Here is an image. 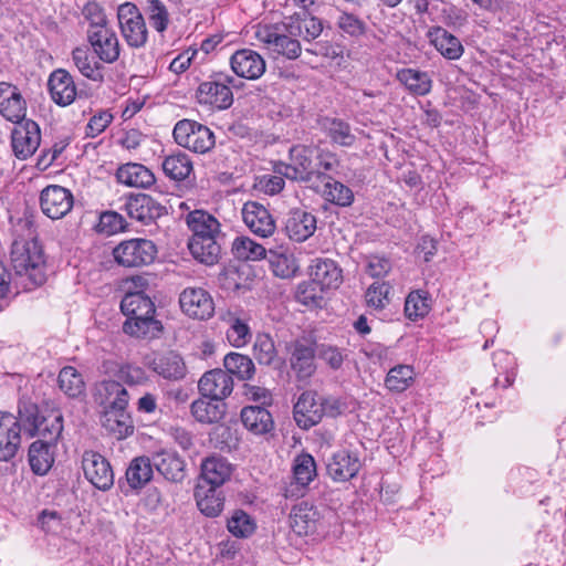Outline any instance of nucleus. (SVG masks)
I'll use <instances>...</instances> for the list:
<instances>
[{
  "mask_svg": "<svg viewBox=\"0 0 566 566\" xmlns=\"http://www.w3.org/2000/svg\"><path fill=\"white\" fill-rule=\"evenodd\" d=\"M120 310L127 317L123 325L126 334L151 339L161 333L163 325L155 318V304L144 291H127L122 298Z\"/></svg>",
  "mask_w": 566,
  "mask_h": 566,
  "instance_id": "1",
  "label": "nucleus"
},
{
  "mask_svg": "<svg viewBox=\"0 0 566 566\" xmlns=\"http://www.w3.org/2000/svg\"><path fill=\"white\" fill-rule=\"evenodd\" d=\"M28 233H19L11 247V263L19 276H25L31 285H42L46 280L45 255L38 235L29 222Z\"/></svg>",
  "mask_w": 566,
  "mask_h": 566,
  "instance_id": "2",
  "label": "nucleus"
},
{
  "mask_svg": "<svg viewBox=\"0 0 566 566\" xmlns=\"http://www.w3.org/2000/svg\"><path fill=\"white\" fill-rule=\"evenodd\" d=\"M99 388L105 392L106 399H112L101 416L102 427L117 440L128 438L135 430L132 416L127 411L128 391L115 380H105Z\"/></svg>",
  "mask_w": 566,
  "mask_h": 566,
  "instance_id": "3",
  "label": "nucleus"
},
{
  "mask_svg": "<svg viewBox=\"0 0 566 566\" xmlns=\"http://www.w3.org/2000/svg\"><path fill=\"white\" fill-rule=\"evenodd\" d=\"M291 28L286 21L274 24H259L255 30V38L273 53L284 56L287 60H296L302 53V45L298 36L290 34Z\"/></svg>",
  "mask_w": 566,
  "mask_h": 566,
  "instance_id": "4",
  "label": "nucleus"
},
{
  "mask_svg": "<svg viewBox=\"0 0 566 566\" xmlns=\"http://www.w3.org/2000/svg\"><path fill=\"white\" fill-rule=\"evenodd\" d=\"M317 146L295 145L290 149V163L279 161L274 165V172L283 175L293 181L307 182L314 176L321 178V171L316 169L315 154Z\"/></svg>",
  "mask_w": 566,
  "mask_h": 566,
  "instance_id": "5",
  "label": "nucleus"
},
{
  "mask_svg": "<svg viewBox=\"0 0 566 566\" xmlns=\"http://www.w3.org/2000/svg\"><path fill=\"white\" fill-rule=\"evenodd\" d=\"M172 135L179 146L197 154H207L216 145L213 132L191 119L179 120L174 127Z\"/></svg>",
  "mask_w": 566,
  "mask_h": 566,
  "instance_id": "6",
  "label": "nucleus"
},
{
  "mask_svg": "<svg viewBox=\"0 0 566 566\" xmlns=\"http://www.w3.org/2000/svg\"><path fill=\"white\" fill-rule=\"evenodd\" d=\"M234 78L224 73H213L209 80L200 83L196 97L200 104L210 105L218 109H227L233 103V94L230 85Z\"/></svg>",
  "mask_w": 566,
  "mask_h": 566,
  "instance_id": "7",
  "label": "nucleus"
},
{
  "mask_svg": "<svg viewBox=\"0 0 566 566\" xmlns=\"http://www.w3.org/2000/svg\"><path fill=\"white\" fill-rule=\"evenodd\" d=\"M157 255L156 244L148 239H130L113 249L117 264L124 268H139L154 262Z\"/></svg>",
  "mask_w": 566,
  "mask_h": 566,
  "instance_id": "8",
  "label": "nucleus"
},
{
  "mask_svg": "<svg viewBox=\"0 0 566 566\" xmlns=\"http://www.w3.org/2000/svg\"><path fill=\"white\" fill-rule=\"evenodd\" d=\"M117 20L120 33L130 48H143L147 43L148 31L145 19L138 7L125 2L117 9Z\"/></svg>",
  "mask_w": 566,
  "mask_h": 566,
  "instance_id": "9",
  "label": "nucleus"
},
{
  "mask_svg": "<svg viewBox=\"0 0 566 566\" xmlns=\"http://www.w3.org/2000/svg\"><path fill=\"white\" fill-rule=\"evenodd\" d=\"M82 469L90 483L101 491H108L114 485V472L109 462L101 453L86 450L82 455Z\"/></svg>",
  "mask_w": 566,
  "mask_h": 566,
  "instance_id": "10",
  "label": "nucleus"
},
{
  "mask_svg": "<svg viewBox=\"0 0 566 566\" xmlns=\"http://www.w3.org/2000/svg\"><path fill=\"white\" fill-rule=\"evenodd\" d=\"M73 193L59 185H50L40 193V207L42 212L52 220L65 217L73 208Z\"/></svg>",
  "mask_w": 566,
  "mask_h": 566,
  "instance_id": "11",
  "label": "nucleus"
},
{
  "mask_svg": "<svg viewBox=\"0 0 566 566\" xmlns=\"http://www.w3.org/2000/svg\"><path fill=\"white\" fill-rule=\"evenodd\" d=\"M181 311L195 319H209L214 313L212 296L202 287H187L179 295Z\"/></svg>",
  "mask_w": 566,
  "mask_h": 566,
  "instance_id": "12",
  "label": "nucleus"
},
{
  "mask_svg": "<svg viewBox=\"0 0 566 566\" xmlns=\"http://www.w3.org/2000/svg\"><path fill=\"white\" fill-rule=\"evenodd\" d=\"M41 133L39 125L31 119L18 124L11 133V145L14 156L19 159L31 157L39 148Z\"/></svg>",
  "mask_w": 566,
  "mask_h": 566,
  "instance_id": "13",
  "label": "nucleus"
},
{
  "mask_svg": "<svg viewBox=\"0 0 566 566\" xmlns=\"http://www.w3.org/2000/svg\"><path fill=\"white\" fill-rule=\"evenodd\" d=\"M296 424L304 430L319 423L323 419L321 396L314 390L301 394L293 408Z\"/></svg>",
  "mask_w": 566,
  "mask_h": 566,
  "instance_id": "14",
  "label": "nucleus"
},
{
  "mask_svg": "<svg viewBox=\"0 0 566 566\" xmlns=\"http://www.w3.org/2000/svg\"><path fill=\"white\" fill-rule=\"evenodd\" d=\"M233 472L232 464L223 457L212 455L206 458L200 465V478L196 486L219 489L230 480Z\"/></svg>",
  "mask_w": 566,
  "mask_h": 566,
  "instance_id": "15",
  "label": "nucleus"
},
{
  "mask_svg": "<svg viewBox=\"0 0 566 566\" xmlns=\"http://www.w3.org/2000/svg\"><path fill=\"white\" fill-rule=\"evenodd\" d=\"M199 392L205 398L222 401L233 390V379L220 368L206 371L198 381Z\"/></svg>",
  "mask_w": 566,
  "mask_h": 566,
  "instance_id": "16",
  "label": "nucleus"
},
{
  "mask_svg": "<svg viewBox=\"0 0 566 566\" xmlns=\"http://www.w3.org/2000/svg\"><path fill=\"white\" fill-rule=\"evenodd\" d=\"M125 208L132 219L144 224L155 222L167 213V208L164 205L146 193L130 196Z\"/></svg>",
  "mask_w": 566,
  "mask_h": 566,
  "instance_id": "17",
  "label": "nucleus"
},
{
  "mask_svg": "<svg viewBox=\"0 0 566 566\" xmlns=\"http://www.w3.org/2000/svg\"><path fill=\"white\" fill-rule=\"evenodd\" d=\"M87 42L94 54L104 63H114L120 55V44L115 31L107 27L94 32H86Z\"/></svg>",
  "mask_w": 566,
  "mask_h": 566,
  "instance_id": "18",
  "label": "nucleus"
},
{
  "mask_svg": "<svg viewBox=\"0 0 566 566\" xmlns=\"http://www.w3.org/2000/svg\"><path fill=\"white\" fill-rule=\"evenodd\" d=\"M242 218L250 231L260 238L271 237L276 229L269 210L256 201H248L243 205Z\"/></svg>",
  "mask_w": 566,
  "mask_h": 566,
  "instance_id": "19",
  "label": "nucleus"
},
{
  "mask_svg": "<svg viewBox=\"0 0 566 566\" xmlns=\"http://www.w3.org/2000/svg\"><path fill=\"white\" fill-rule=\"evenodd\" d=\"M230 65L238 76L247 80L261 77L266 69L262 55L250 49L235 51L230 57Z\"/></svg>",
  "mask_w": 566,
  "mask_h": 566,
  "instance_id": "20",
  "label": "nucleus"
},
{
  "mask_svg": "<svg viewBox=\"0 0 566 566\" xmlns=\"http://www.w3.org/2000/svg\"><path fill=\"white\" fill-rule=\"evenodd\" d=\"M21 443L20 422L9 412H0V461L12 459Z\"/></svg>",
  "mask_w": 566,
  "mask_h": 566,
  "instance_id": "21",
  "label": "nucleus"
},
{
  "mask_svg": "<svg viewBox=\"0 0 566 566\" xmlns=\"http://www.w3.org/2000/svg\"><path fill=\"white\" fill-rule=\"evenodd\" d=\"M294 482L285 488L284 496H302L306 486L316 476V464L314 458L308 453L296 457L293 465Z\"/></svg>",
  "mask_w": 566,
  "mask_h": 566,
  "instance_id": "22",
  "label": "nucleus"
},
{
  "mask_svg": "<svg viewBox=\"0 0 566 566\" xmlns=\"http://www.w3.org/2000/svg\"><path fill=\"white\" fill-rule=\"evenodd\" d=\"M361 468L358 455L348 450L337 451L328 460L327 474L336 482H346L357 475Z\"/></svg>",
  "mask_w": 566,
  "mask_h": 566,
  "instance_id": "23",
  "label": "nucleus"
},
{
  "mask_svg": "<svg viewBox=\"0 0 566 566\" xmlns=\"http://www.w3.org/2000/svg\"><path fill=\"white\" fill-rule=\"evenodd\" d=\"M27 106L19 88L10 83H0V114L12 123L20 124L25 117Z\"/></svg>",
  "mask_w": 566,
  "mask_h": 566,
  "instance_id": "24",
  "label": "nucleus"
},
{
  "mask_svg": "<svg viewBox=\"0 0 566 566\" xmlns=\"http://www.w3.org/2000/svg\"><path fill=\"white\" fill-rule=\"evenodd\" d=\"M48 87L52 101L60 106H67L75 99L76 87L73 77L64 69L51 73Z\"/></svg>",
  "mask_w": 566,
  "mask_h": 566,
  "instance_id": "25",
  "label": "nucleus"
},
{
  "mask_svg": "<svg viewBox=\"0 0 566 566\" xmlns=\"http://www.w3.org/2000/svg\"><path fill=\"white\" fill-rule=\"evenodd\" d=\"M316 230V218L311 212L302 209L290 211L285 231L287 237L296 242H303L314 234Z\"/></svg>",
  "mask_w": 566,
  "mask_h": 566,
  "instance_id": "26",
  "label": "nucleus"
},
{
  "mask_svg": "<svg viewBox=\"0 0 566 566\" xmlns=\"http://www.w3.org/2000/svg\"><path fill=\"white\" fill-rule=\"evenodd\" d=\"M311 276L319 286V291L335 290L343 282L342 269L331 259H316L311 266Z\"/></svg>",
  "mask_w": 566,
  "mask_h": 566,
  "instance_id": "27",
  "label": "nucleus"
},
{
  "mask_svg": "<svg viewBox=\"0 0 566 566\" xmlns=\"http://www.w3.org/2000/svg\"><path fill=\"white\" fill-rule=\"evenodd\" d=\"M221 319L228 325L227 338L232 346L240 348L251 340V329L242 311L229 310L221 315Z\"/></svg>",
  "mask_w": 566,
  "mask_h": 566,
  "instance_id": "28",
  "label": "nucleus"
},
{
  "mask_svg": "<svg viewBox=\"0 0 566 566\" xmlns=\"http://www.w3.org/2000/svg\"><path fill=\"white\" fill-rule=\"evenodd\" d=\"M186 223L192 232L191 238H222L220 222L205 210H193L186 216Z\"/></svg>",
  "mask_w": 566,
  "mask_h": 566,
  "instance_id": "29",
  "label": "nucleus"
},
{
  "mask_svg": "<svg viewBox=\"0 0 566 566\" xmlns=\"http://www.w3.org/2000/svg\"><path fill=\"white\" fill-rule=\"evenodd\" d=\"M318 521V511L307 502L294 505L290 514V525L293 532L300 536L313 534L317 528Z\"/></svg>",
  "mask_w": 566,
  "mask_h": 566,
  "instance_id": "30",
  "label": "nucleus"
},
{
  "mask_svg": "<svg viewBox=\"0 0 566 566\" xmlns=\"http://www.w3.org/2000/svg\"><path fill=\"white\" fill-rule=\"evenodd\" d=\"M316 346L296 340L291 355V366L300 379L310 378L316 370Z\"/></svg>",
  "mask_w": 566,
  "mask_h": 566,
  "instance_id": "31",
  "label": "nucleus"
},
{
  "mask_svg": "<svg viewBox=\"0 0 566 566\" xmlns=\"http://www.w3.org/2000/svg\"><path fill=\"white\" fill-rule=\"evenodd\" d=\"M150 368L168 380H180L187 374L182 357L172 350L156 356L150 363Z\"/></svg>",
  "mask_w": 566,
  "mask_h": 566,
  "instance_id": "32",
  "label": "nucleus"
},
{
  "mask_svg": "<svg viewBox=\"0 0 566 566\" xmlns=\"http://www.w3.org/2000/svg\"><path fill=\"white\" fill-rule=\"evenodd\" d=\"M291 28L290 34L298 36L306 42L317 39L323 32L321 19L310 13H294L285 20Z\"/></svg>",
  "mask_w": 566,
  "mask_h": 566,
  "instance_id": "33",
  "label": "nucleus"
},
{
  "mask_svg": "<svg viewBox=\"0 0 566 566\" xmlns=\"http://www.w3.org/2000/svg\"><path fill=\"white\" fill-rule=\"evenodd\" d=\"M117 181L136 188H148L155 184V175L146 166L137 163H128L116 171Z\"/></svg>",
  "mask_w": 566,
  "mask_h": 566,
  "instance_id": "34",
  "label": "nucleus"
},
{
  "mask_svg": "<svg viewBox=\"0 0 566 566\" xmlns=\"http://www.w3.org/2000/svg\"><path fill=\"white\" fill-rule=\"evenodd\" d=\"M154 467L170 482H181L186 476L185 461L175 452L161 451L155 454Z\"/></svg>",
  "mask_w": 566,
  "mask_h": 566,
  "instance_id": "35",
  "label": "nucleus"
},
{
  "mask_svg": "<svg viewBox=\"0 0 566 566\" xmlns=\"http://www.w3.org/2000/svg\"><path fill=\"white\" fill-rule=\"evenodd\" d=\"M222 238H190L188 249L191 255L200 263L206 265H213L218 263L221 255Z\"/></svg>",
  "mask_w": 566,
  "mask_h": 566,
  "instance_id": "36",
  "label": "nucleus"
},
{
  "mask_svg": "<svg viewBox=\"0 0 566 566\" xmlns=\"http://www.w3.org/2000/svg\"><path fill=\"white\" fill-rule=\"evenodd\" d=\"M269 262L274 275L281 279H291L298 271L294 254L283 245L269 248Z\"/></svg>",
  "mask_w": 566,
  "mask_h": 566,
  "instance_id": "37",
  "label": "nucleus"
},
{
  "mask_svg": "<svg viewBox=\"0 0 566 566\" xmlns=\"http://www.w3.org/2000/svg\"><path fill=\"white\" fill-rule=\"evenodd\" d=\"M430 42L449 60H458L463 54L460 40L441 27L432 28L429 33Z\"/></svg>",
  "mask_w": 566,
  "mask_h": 566,
  "instance_id": "38",
  "label": "nucleus"
},
{
  "mask_svg": "<svg viewBox=\"0 0 566 566\" xmlns=\"http://www.w3.org/2000/svg\"><path fill=\"white\" fill-rule=\"evenodd\" d=\"M243 426L254 434H264L273 429V419L269 410L260 406H248L241 410Z\"/></svg>",
  "mask_w": 566,
  "mask_h": 566,
  "instance_id": "39",
  "label": "nucleus"
},
{
  "mask_svg": "<svg viewBox=\"0 0 566 566\" xmlns=\"http://www.w3.org/2000/svg\"><path fill=\"white\" fill-rule=\"evenodd\" d=\"M192 417L200 423L212 424L221 421L226 415V403L207 400L205 397L192 401L190 406Z\"/></svg>",
  "mask_w": 566,
  "mask_h": 566,
  "instance_id": "40",
  "label": "nucleus"
},
{
  "mask_svg": "<svg viewBox=\"0 0 566 566\" xmlns=\"http://www.w3.org/2000/svg\"><path fill=\"white\" fill-rule=\"evenodd\" d=\"M195 499L200 512L208 517H216L223 510L224 497L218 489L196 486Z\"/></svg>",
  "mask_w": 566,
  "mask_h": 566,
  "instance_id": "41",
  "label": "nucleus"
},
{
  "mask_svg": "<svg viewBox=\"0 0 566 566\" xmlns=\"http://www.w3.org/2000/svg\"><path fill=\"white\" fill-rule=\"evenodd\" d=\"M164 174L171 180L182 181L192 172V161L180 150L165 156L161 163Z\"/></svg>",
  "mask_w": 566,
  "mask_h": 566,
  "instance_id": "42",
  "label": "nucleus"
},
{
  "mask_svg": "<svg viewBox=\"0 0 566 566\" xmlns=\"http://www.w3.org/2000/svg\"><path fill=\"white\" fill-rule=\"evenodd\" d=\"M153 467L154 461L146 455L134 458L126 470L129 486L134 490L144 488L153 478Z\"/></svg>",
  "mask_w": 566,
  "mask_h": 566,
  "instance_id": "43",
  "label": "nucleus"
},
{
  "mask_svg": "<svg viewBox=\"0 0 566 566\" xmlns=\"http://www.w3.org/2000/svg\"><path fill=\"white\" fill-rule=\"evenodd\" d=\"M397 80L413 95L423 96L431 91L432 81L428 73L403 69L398 71Z\"/></svg>",
  "mask_w": 566,
  "mask_h": 566,
  "instance_id": "44",
  "label": "nucleus"
},
{
  "mask_svg": "<svg viewBox=\"0 0 566 566\" xmlns=\"http://www.w3.org/2000/svg\"><path fill=\"white\" fill-rule=\"evenodd\" d=\"M51 446L52 443L36 440L29 448V463L31 470L38 475H44L53 464Z\"/></svg>",
  "mask_w": 566,
  "mask_h": 566,
  "instance_id": "45",
  "label": "nucleus"
},
{
  "mask_svg": "<svg viewBox=\"0 0 566 566\" xmlns=\"http://www.w3.org/2000/svg\"><path fill=\"white\" fill-rule=\"evenodd\" d=\"M223 366L231 377L235 376L240 380H250L255 374V365L248 356L240 353H229L223 358Z\"/></svg>",
  "mask_w": 566,
  "mask_h": 566,
  "instance_id": "46",
  "label": "nucleus"
},
{
  "mask_svg": "<svg viewBox=\"0 0 566 566\" xmlns=\"http://www.w3.org/2000/svg\"><path fill=\"white\" fill-rule=\"evenodd\" d=\"M63 431V416L59 410H51L42 415L36 424L35 436H40L44 442L55 443Z\"/></svg>",
  "mask_w": 566,
  "mask_h": 566,
  "instance_id": "47",
  "label": "nucleus"
},
{
  "mask_svg": "<svg viewBox=\"0 0 566 566\" xmlns=\"http://www.w3.org/2000/svg\"><path fill=\"white\" fill-rule=\"evenodd\" d=\"M59 388L70 398H77L85 392L82 375L73 366L63 367L57 376Z\"/></svg>",
  "mask_w": 566,
  "mask_h": 566,
  "instance_id": "48",
  "label": "nucleus"
},
{
  "mask_svg": "<svg viewBox=\"0 0 566 566\" xmlns=\"http://www.w3.org/2000/svg\"><path fill=\"white\" fill-rule=\"evenodd\" d=\"M72 60L82 75L95 82L103 81L102 67L99 63L94 61V57L90 55L88 49L75 48L72 52Z\"/></svg>",
  "mask_w": 566,
  "mask_h": 566,
  "instance_id": "49",
  "label": "nucleus"
},
{
  "mask_svg": "<svg viewBox=\"0 0 566 566\" xmlns=\"http://www.w3.org/2000/svg\"><path fill=\"white\" fill-rule=\"evenodd\" d=\"M232 251L237 259L244 261H259L269 253V249L249 237L237 238L232 243Z\"/></svg>",
  "mask_w": 566,
  "mask_h": 566,
  "instance_id": "50",
  "label": "nucleus"
},
{
  "mask_svg": "<svg viewBox=\"0 0 566 566\" xmlns=\"http://www.w3.org/2000/svg\"><path fill=\"white\" fill-rule=\"evenodd\" d=\"M41 417L42 413L35 403L29 400H21L19 402L18 417L15 418L20 422L21 431L24 433L34 437L36 433V424Z\"/></svg>",
  "mask_w": 566,
  "mask_h": 566,
  "instance_id": "51",
  "label": "nucleus"
},
{
  "mask_svg": "<svg viewBox=\"0 0 566 566\" xmlns=\"http://www.w3.org/2000/svg\"><path fill=\"white\" fill-rule=\"evenodd\" d=\"M324 198L339 207H349L354 201V192L340 181L328 178L324 185Z\"/></svg>",
  "mask_w": 566,
  "mask_h": 566,
  "instance_id": "52",
  "label": "nucleus"
},
{
  "mask_svg": "<svg viewBox=\"0 0 566 566\" xmlns=\"http://www.w3.org/2000/svg\"><path fill=\"white\" fill-rule=\"evenodd\" d=\"M253 355L260 365L272 366L277 359L274 340L269 334H258L253 344Z\"/></svg>",
  "mask_w": 566,
  "mask_h": 566,
  "instance_id": "53",
  "label": "nucleus"
},
{
  "mask_svg": "<svg viewBox=\"0 0 566 566\" xmlns=\"http://www.w3.org/2000/svg\"><path fill=\"white\" fill-rule=\"evenodd\" d=\"M144 12L150 25L159 33H163L169 24V12L160 0H146Z\"/></svg>",
  "mask_w": 566,
  "mask_h": 566,
  "instance_id": "54",
  "label": "nucleus"
},
{
  "mask_svg": "<svg viewBox=\"0 0 566 566\" xmlns=\"http://www.w3.org/2000/svg\"><path fill=\"white\" fill-rule=\"evenodd\" d=\"M413 380V369L408 365L391 368L385 379L386 387L396 392L405 391Z\"/></svg>",
  "mask_w": 566,
  "mask_h": 566,
  "instance_id": "55",
  "label": "nucleus"
},
{
  "mask_svg": "<svg viewBox=\"0 0 566 566\" xmlns=\"http://www.w3.org/2000/svg\"><path fill=\"white\" fill-rule=\"evenodd\" d=\"M316 354L317 358L334 371L339 370L347 358L346 349L325 343L316 345Z\"/></svg>",
  "mask_w": 566,
  "mask_h": 566,
  "instance_id": "56",
  "label": "nucleus"
},
{
  "mask_svg": "<svg viewBox=\"0 0 566 566\" xmlns=\"http://www.w3.org/2000/svg\"><path fill=\"white\" fill-rule=\"evenodd\" d=\"M227 527L233 536L244 538L253 534L255 523L248 513L237 510L228 520Z\"/></svg>",
  "mask_w": 566,
  "mask_h": 566,
  "instance_id": "57",
  "label": "nucleus"
},
{
  "mask_svg": "<svg viewBox=\"0 0 566 566\" xmlns=\"http://www.w3.org/2000/svg\"><path fill=\"white\" fill-rule=\"evenodd\" d=\"M336 25L343 34L354 39H358L367 32V24L352 12L342 11L336 20Z\"/></svg>",
  "mask_w": 566,
  "mask_h": 566,
  "instance_id": "58",
  "label": "nucleus"
},
{
  "mask_svg": "<svg viewBox=\"0 0 566 566\" xmlns=\"http://www.w3.org/2000/svg\"><path fill=\"white\" fill-rule=\"evenodd\" d=\"M430 306L426 293L420 291L411 292L405 302V314L411 321L424 317Z\"/></svg>",
  "mask_w": 566,
  "mask_h": 566,
  "instance_id": "59",
  "label": "nucleus"
},
{
  "mask_svg": "<svg viewBox=\"0 0 566 566\" xmlns=\"http://www.w3.org/2000/svg\"><path fill=\"white\" fill-rule=\"evenodd\" d=\"M326 129L331 139L340 146L349 147L355 143L349 124L342 119H332Z\"/></svg>",
  "mask_w": 566,
  "mask_h": 566,
  "instance_id": "60",
  "label": "nucleus"
},
{
  "mask_svg": "<svg viewBox=\"0 0 566 566\" xmlns=\"http://www.w3.org/2000/svg\"><path fill=\"white\" fill-rule=\"evenodd\" d=\"M83 15L88 22L86 32H94L109 27L104 10L96 2L87 3L83 9Z\"/></svg>",
  "mask_w": 566,
  "mask_h": 566,
  "instance_id": "61",
  "label": "nucleus"
},
{
  "mask_svg": "<svg viewBox=\"0 0 566 566\" xmlns=\"http://www.w3.org/2000/svg\"><path fill=\"white\" fill-rule=\"evenodd\" d=\"M125 228L124 218L115 211H105L99 216L97 231L107 235L114 234Z\"/></svg>",
  "mask_w": 566,
  "mask_h": 566,
  "instance_id": "62",
  "label": "nucleus"
},
{
  "mask_svg": "<svg viewBox=\"0 0 566 566\" xmlns=\"http://www.w3.org/2000/svg\"><path fill=\"white\" fill-rule=\"evenodd\" d=\"M389 292L390 286L387 283L375 282L367 289L366 302L369 306L381 310L386 306Z\"/></svg>",
  "mask_w": 566,
  "mask_h": 566,
  "instance_id": "63",
  "label": "nucleus"
},
{
  "mask_svg": "<svg viewBox=\"0 0 566 566\" xmlns=\"http://www.w3.org/2000/svg\"><path fill=\"white\" fill-rule=\"evenodd\" d=\"M319 286L312 279L310 282H303L298 285L296 298L304 305H319L323 296L319 294Z\"/></svg>",
  "mask_w": 566,
  "mask_h": 566,
  "instance_id": "64",
  "label": "nucleus"
}]
</instances>
